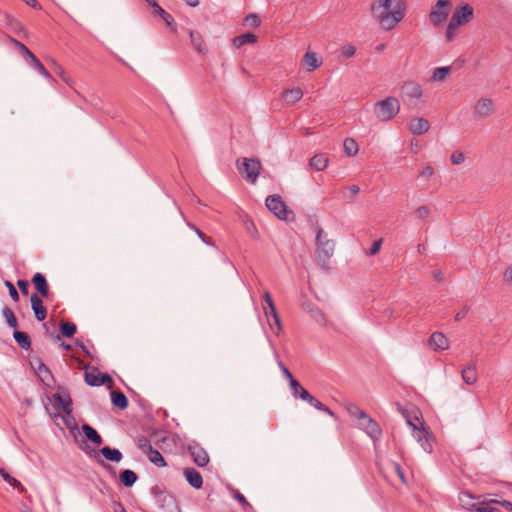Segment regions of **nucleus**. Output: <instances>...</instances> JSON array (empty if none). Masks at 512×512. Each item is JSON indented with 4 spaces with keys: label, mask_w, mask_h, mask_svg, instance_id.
I'll return each mask as SVG.
<instances>
[{
    "label": "nucleus",
    "mask_w": 512,
    "mask_h": 512,
    "mask_svg": "<svg viewBox=\"0 0 512 512\" xmlns=\"http://www.w3.org/2000/svg\"><path fill=\"white\" fill-rule=\"evenodd\" d=\"M371 12L383 29L390 30L403 19L405 4L402 0H379L372 3Z\"/></svg>",
    "instance_id": "obj_1"
},
{
    "label": "nucleus",
    "mask_w": 512,
    "mask_h": 512,
    "mask_svg": "<svg viewBox=\"0 0 512 512\" xmlns=\"http://www.w3.org/2000/svg\"><path fill=\"white\" fill-rule=\"evenodd\" d=\"M399 111L400 102L393 96H388L385 99L376 102L373 107L375 117L381 122L391 121Z\"/></svg>",
    "instance_id": "obj_2"
},
{
    "label": "nucleus",
    "mask_w": 512,
    "mask_h": 512,
    "mask_svg": "<svg viewBox=\"0 0 512 512\" xmlns=\"http://www.w3.org/2000/svg\"><path fill=\"white\" fill-rule=\"evenodd\" d=\"M239 174L249 183L254 184L262 169V164L257 158H239L236 161Z\"/></svg>",
    "instance_id": "obj_3"
},
{
    "label": "nucleus",
    "mask_w": 512,
    "mask_h": 512,
    "mask_svg": "<svg viewBox=\"0 0 512 512\" xmlns=\"http://www.w3.org/2000/svg\"><path fill=\"white\" fill-rule=\"evenodd\" d=\"M150 492L162 510L165 512H180L175 497L165 488L155 485Z\"/></svg>",
    "instance_id": "obj_4"
},
{
    "label": "nucleus",
    "mask_w": 512,
    "mask_h": 512,
    "mask_svg": "<svg viewBox=\"0 0 512 512\" xmlns=\"http://www.w3.org/2000/svg\"><path fill=\"white\" fill-rule=\"evenodd\" d=\"M335 243L328 239L327 233L322 228L316 231V254L320 260L327 261L334 253Z\"/></svg>",
    "instance_id": "obj_5"
},
{
    "label": "nucleus",
    "mask_w": 512,
    "mask_h": 512,
    "mask_svg": "<svg viewBox=\"0 0 512 512\" xmlns=\"http://www.w3.org/2000/svg\"><path fill=\"white\" fill-rule=\"evenodd\" d=\"M265 203L268 210L271 211L280 220L289 221V215H292V219L294 218L293 212L287 209V206L280 195H269L266 198Z\"/></svg>",
    "instance_id": "obj_6"
},
{
    "label": "nucleus",
    "mask_w": 512,
    "mask_h": 512,
    "mask_svg": "<svg viewBox=\"0 0 512 512\" xmlns=\"http://www.w3.org/2000/svg\"><path fill=\"white\" fill-rule=\"evenodd\" d=\"M451 3L449 0H438L429 13V20L435 27L442 25L449 15Z\"/></svg>",
    "instance_id": "obj_7"
},
{
    "label": "nucleus",
    "mask_w": 512,
    "mask_h": 512,
    "mask_svg": "<svg viewBox=\"0 0 512 512\" xmlns=\"http://www.w3.org/2000/svg\"><path fill=\"white\" fill-rule=\"evenodd\" d=\"M407 423L413 429V437L421 444L423 450L427 453H432L433 444H432V435L431 433L424 427V423L421 422V428H418L410 419L407 420Z\"/></svg>",
    "instance_id": "obj_8"
},
{
    "label": "nucleus",
    "mask_w": 512,
    "mask_h": 512,
    "mask_svg": "<svg viewBox=\"0 0 512 512\" xmlns=\"http://www.w3.org/2000/svg\"><path fill=\"white\" fill-rule=\"evenodd\" d=\"M422 96V87L415 81H405L401 86V98L409 106L413 105V100H418Z\"/></svg>",
    "instance_id": "obj_9"
},
{
    "label": "nucleus",
    "mask_w": 512,
    "mask_h": 512,
    "mask_svg": "<svg viewBox=\"0 0 512 512\" xmlns=\"http://www.w3.org/2000/svg\"><path fill=\"white\" fill-rule=\"evenodd\" d=\"M31 367L34 369L37 376L40 380L47 386L52 387V384L55 383V378L50 371V369L44 364V362L39 357H34L30 361Z\"/></svg>",
    "instance_id": "obj_10"
},
{
    "label": "nucleus",
    "mask_w": 512,
    "mask_h": 512,
    "mask_svg": "<svg viewBox=\"0 0 512 512\" xmlns=\"http://www.w3.org/2000/svg\"><path fill=\"white\" fill-rule=\"evenodd\" d=\"M473 13L474 10L471 5L467 3L462 4L454 10L450 18V21L456 24L457 26L465 25L472 20Z\"/></svg>",
    "instance_id": "obj_11"
},
{
    "label": "nucleus",
    "mask_w": 512,
    "mask_h": 512,
    "mask_svg": "<svg viewBox=\"0 0 512 512\" xmlns=\"http://www.w3.org/2000/svg\"><path fill=\"white\" fill-rule=\"evenodd\" d=\"M291 394L296 399H301L302 401L307 402L309 405L313 406V404L317 401V399L310 394L298 380L293 381L292 385H290Z\"/></svg>",
    "instance_id": "obj_12"
},
{
    "label": "nucleus",
    "mask_w": 512,
    "mask_h": 512,
    "mask_svg": "<svg viewBox=\"0 0 512 512\" xmlns=\"http://www.w3.org/2000/svg\"><path fill=\"white\" fill-rule=\"evenodd\" d=\"M361 421V428L366 432V434L370 438H372L373 440H377L380 438L382 430L379 424L374 419L366 415V418H363Z\"/></svg>",
    "instance_id": "obj_13"
},
{
    "label": "nucleus",
    "mask_w": 512,
    "mask_h": 512,
    "mask_svg": "<svg viewBox=\"0 0 512 512\" xmlns=\"http://www.w3.org/2000/svg\"><path fill=\"white\" fill-rule=\"evenodd\" d=\"M31 308L37 321H43L47 317V309L41 298L37 294H32L30 298Z\"/></svg>",
    "instance_id": "obj_14"
},
{
    "label": "nucleus",
    "mask_w": 512,
    "mask_h": 512,
    "mask_svg": "<svg viewBox=\"0 0 512 512\" xmlns=\"http://www.w3.org/2000/svg\"><path fill=\"white\" fill-rule=\"evenodd\" d=\"M189 452L197 466L204 467L209 463L208 453L202 447L198 445L190 446Z\"/></svg>",
    "instance_id": "obj_15"
},
{
    "label": "nucleus",
    "mask_w": 512,
    "mask_h": 512,
    "mask_svg": "<svg viewBox=\"0 0 512 512\" xmlns=\"http://www.w3.org/2000/svg\"><path fill=\"white\" fill-rule=\"evenodd\" d=\"M408 126L410 132L417 136L425 134L430 128L429 121L422 117L412 119Z\"/></svg>",
    "instance_id": "obj_16"
},
{
    "label": "nucleus",
    "mask_w": 512,
    "mask_h": 512,
    "mask_svg": "<svg viewBox=\"0 0 512 512\" xmlns=\"http://www.w3.org/2000/svg\"><path fill=\"white\" fill-rule=\"evenodd\" d=\"M493 111V102L488 98L478 100L474 107V114L480 118L488 117Z\"/></svg>",
    "instance_id": "obj_17"
},
{
    "label": "nucleus",
    "mask_w": 512,
    "mask_h": 512,
    "mask_svg": "<svg viewBox=\"0 0 512 512\" xmlns=\"http://www.w3.org/2000/svg\"><path fill=\"white\" fill-rule=\"evenodd\" d=\"M183 475L191 487H193L194 489L202 488L203 478L202 475L196 469L185 468L183 471Z\"/></svg>",
    "instance_id": "obj_18"
},
{
    "label": "nucleus",
    "mask_w": 512,
    "mask_h": 512,
    "mask_svg": "<svg viewBox=\"0 0 512 512\" xmlns=\"http://www.w3.org/2000/svg\"><path fill=\"white\" fill-rule=\"evenodd\" d=\"M32 283L34 285V288L36 289V291L42 296V297H47L48 294H49V286H48V282L46 280V277L40 273V272H37L33 275L32 277Z\"/></svg>",
    "instance_id": "obj_19"
},
{
    "label": "nucleus",
    "mask_w": 512,
    "mask_h": 512,
    "mask_svg": "<svg viewBox=\"0 0 512 512\" xmlns=\"http://www.w3.org/2000/svg\"><path fill=\"white\" fill-rule=\"evenodd\" d=\"M461 377L465 384L474 385L478 379V373L475 363L466 365L461 370Z\"/></svg>",
    "instance_id": "obj_20"
},
{
    "label": "nucleus",
    "mask_w": 512,
    "mask_h": 512,
    "mask_svg": "<svg viewBox=\"0 0 512 512\" xmlns=\"http://www.w3.org/2000/svg\"><path fill=\"white\" fill-rule=\"evenodd\" d=\"M429 344L434 347L435 350H446L449 348V341L441 332H434L430 336Z\"/></svg>",
    "instance_id": "obj_21"
},
{
    "label": "nucleus",
    "mask_w": 512,
    "mask_h": 512,
    "mask_svg": "<svg viewBox=\"0 0 512 512\" xmlns=\"http://www.w3.org/2000/svg\"><path fill=\"white\" fill-rule=\"evenodd\" d=\"M189 35L193 48L201 54H206L208 52V48L203 40L202 35L199 32L193 30L189 31Z\"/></svg>",
    "instance_id": "obj_22"
},
{
    "label": "nucleus",
    "mask_w": 512,
    "mask_h": 512,
    "mask_svg": "<svg viewBox=\"0 0 512 512\" xmlns=\"http://www.w3.org/2000/svg\"><path fill=\"white\" fill-rule=\"evenodd\" d=\"M110 397L112 405L120 410H125L129 405L128 398L120 390H112L110 393Z\"/></svg>",
    "instance_id": "obj_23"
},
{
    "label": "nucleus",
    "mask_w": 512,
    "mask_h": 512,
    "mask_svg": "<svg viewBox=\"0 0 512 512\" xmlns=\"http://www.w3.org/2000/svg\"><path fill=\"white\" fill-rule=\"evenodd\" d=\"M54 401L62 408L63 412L67 415L72 413V399L69 394L63 397L59 392L53 395Z\"/></svg>",
    "instance_id": "obj_24"
},
{
    "label": "nucleus",
    "mask_w": 512,
    "mask_h": 512,
    "mask_svg": "<svg viewBox=\"0 0 512 512\" xmlns=\"http://www.w3.org/2000/svg\"><path fill=\"white\" fill-rule=\"evenodd\" d=\"M13 338L21 349H30L31 339L28 333L15 329L13 331Z\"/></svg>",
    "instance_id": "obj_25"
},
{
    "label": "nucleus",
    "mask_w": 512,
    "mask_h": 512,
    "mask_svg": "<svg viewBox=\"0 0 512 512\" xmlns=\"http://www.w3.org/2000/svg\"><path fill=\"white\" fill-rule=\"evenodd\" d=\"M119 479L123 486L130 488L137 482L138 475L133 470L124 469L120 472Z\"/></svg>",
    "instance_id": "obj_26"
},
{
    "label": "nucleus",
    "mask_w": 512,
    "mask_h": 512,
    "mask_svg": "<svg viewBox=\"0 0 512 512\" xmlns=\"http://www.w3.org/2000/svg\"><path fill=\"white\" fill-rule=\"evenodd\" d=\"M303 97L301 88L296 87L292 89H285L283 91V98L287 104L293 105Z\"/></svg>",
    "instance_id": "obj_27"
},
{
    "label": "nucleus",
    "mask_w": 512,
    "mask_h": 512,
    "mask_svg": "<svg viewBox=\"0 0 512 512\" xmlns=\"http://www.w3.org/2000/svg\"><path fill=\"white\" fill-rule=\"evenodd\" d=\"M303 63L308 71H313L320 67L321 61L315 52L307 51L303 57Z\"/></svg>",
    "instance_id": "obj_28"
},
{
    "label": "nucleus",
    "mask_w": 512,
    "mask_h": 512,
    "mask_svg": "<svg viewBox=\"0 0 512 512\" xmlns=\"http://www.w3.org/2000/svg\"><path fill=\"white\" fill-rule=\"evenodd\" d=\"M100 452L106 460H109L111 462L118 463L123 458V454L121 453L120 450L111 448L109 446L102 447Z\"/></svg>",
    "instance_id": "obj_29"
},
{
    "label": "nucleus",
    "mask_w": 512,
    "mask_h": 512,
    "mask_svg": "<svg viewBox=\"0 0 512 512\" xmlns=\"http://www.w3.org/2000/svg\"><path fill=\"white\" fill-rule=\"evenodd\" d=\"M328 163H329L328 157L323 153H319V154L314 155L310 159L309 164L316 171H323L324 169L327 168Z\"/></svg>",
    "instance_id": "obj_30"
},
{
    "label": "nucleus",
    "mask_w": 512,
    "mask_h": 512,
    "mask_svg": "<svg viewBox=\"0 0 512 512\" xmlns=\"http://www.w3.org/2000/svg\"><path fill=\"white\" fill-rule=\"evenodd\" d=\"M81 428L86 438L89 441H91L94 445L99 446L102 444V437L92 426H90L89 424H83Z\"/></svg>",
    "instance_id": "obj_31"
},
{
    "label": "nucleus",
    "mask_w": 512,
    "mask_h": 512,
    "mask_svg": "<svg viewBox=\"0 0 512 512\" xmlns=\"http://www.w3.org/2000/svg\"><path fill=\"white\" fill-rule=\"evenodd\" d=\"M150 7L153 9L154 13L162 18V20L166 23L167 26L171 27L175 22L173 16L166 12L155 0L150 3Z\"/></svg>",
    "instance_id": "obj_32"
},
{
    "label": "nucleus",
    "mask_w": 512,
    "mask_h": 512,
    "mask_svg": "<svg viewBox=\"0 0 512 512\" xmlns=\"http://www.w3.org/2000/svg\"><path fill=\"white\" fill-rule=\"evenodd\" d=\"M257 42V36L253 33H244L233 38L232 43L235 47L240 48L246 44H254Z\"/></svg>",
    "instance_id": "obj_33"
},
{
    "label": "nucleus",
    "mask_w": 512,
    "mask_h": 512,
    "mask_svg": "<svg viewBox=\"0 0 512 512\" xmlns=\"http://www.w3.org/2000/svg\"><path fill=\"white\" fill-rule=\"evenodd\" d=\"M4 22H5L6 27L8 29H10L12 32H14L16 34L24 32L23 25L15 17H13V16H11L9 14H4Z\"/></svg>",
    "instance_id": "obj_34"
},
{
    "label": "nucleus",
    "mask_w": 512,
    "mask_h": 512,
    "mask_svg": "<svg viewBox=\"0 0 512 512\" xmlns=\"http://www.w3.org/2000/svg\"><path fill=\"white\" fill-rule=\"evenodd\" d=\"M0 475L4 481L9 483L13 488L17 489L20 493H24L26 491L25 487L21 484L19 480L12 477L4 468H0Z\"/></svg>",
    "instance_id": "obj_35"
},
{
    "label": "nucleus",
    "mask_w": 512,
    "mask_h": 512,
    "mask_svg": "<svg viewBox=\"0 0 512 512\" xmlns=\"http://www.w3.org/2000/svg\"><path fill=\"white\" fill-rule=\"evenodd\" d=\"M99 369L92 366L89 371L84 373V381L87 385L92 387H98Z\"/></svg>",
    "instance_id": "obj_36"
},
{
    "label": "nucleus",
    "mask_w": 512,
    "mask_h": 512,
    "mask_svg": "<svg viewBox=\"0 0 512 512\" xmlns=\"http://www.w3.org/2000/svg\"><path fill=\"white\" fill-rule=\"evenodd\" d=\"M146 456L148 457L149 461L157 467H165L167 465L164 457L157 449L153 448L146 454Z\"/></svg>",
    "instance_id": "obj_37"
},
{
    "label": "nucleus",
    "mask_w": 512,
    "mask_h": 512,
    "mask_svg": "<svg viewBox=\"0 0 512 512\" xmlns=\"http://www.w3.org/2000/svg\"><path fill=\"white\" fill-rule=\"evenodd\" d=\"M464 498L472 499V496L469 493H462L461 496L459 497V500L462 503V507L465 510H467L468 512H480L483 502L465 504Z\"/></svg>",
    "instance_id": "obj_38"
},
{
    "label": "nucleus",
    "mask_w": 512,
    "mask_h": 512,
    "mask_svg": "<svg viewBox=\"0 0 512 512\" xmlns=\"http://www.w3.org/2000/svg\"><path fill=\"white\" fill-rule=\"evenodd\" d=\"M77 327L73 322L62 321L60 323V333L66 338H71L75 335Z\"/></svg>",
    "instance_id": "obj_39"
},
{
    "label": "nucleus",
    "mask_w": 512,
    "mask_h": 512,
    "mask_svg": "<svg viewBox=\"0 0 512 512\" xmlns=\"http://www.w3.org/2000/svg\"><path fill=\"white\" fill-rule=\"evenodd\" d=\"M2 316L4 317L8 327L13 328L14 330L17 328V325H18L17 319H16L13 311L9 307H4L2 309Z\"/></svg>",
    "instance_id": "obj_40"
},
{
    "label": "nucleus",
    "mask_w": 512,
    "mask_h": 512,
    "mask_svg": "<svg viewBox=\"0 0 512 512\" xmlns=\"http://www.w3.org/2000/svg\"><path fill=\"white\" fill-rule=\"evenodd\" d=\"M344 151L348 156H354L358 153V144L353 138H346L343 143Z\"/></svg>",
    "instance_id": "obj_41"
},
{
    "label": "nucleus",
    "mask_w": 512,
    "mask_h": 512,
    "mask_svg": "<svg viewBox=\"0 0 512 512\" xmlns=\"http://www.w3.org/2000/svg\"><path fill=\"white\" fill-rule=\"evenodd\" d=\"M451 68L449 66L437 67L433 71L432 79L434 81H444L449 75Z\"/></svg>",
    "instance_id": "obj_42"
},
{
    "label": "nucleus",
    "mask_w": 512,
    "mask_h": 512,
    "mask_svg": "<svg viewBox=\"0 0 512 512\" xmlns=\"http://www.w3.org/2000/svg\"><path fill=\"white\" fill-rule=\"evenodd\" d=\"M346 410L348 411V413L359 419V420H362L363 418H366V412H364L362 409H360L356 404L354 403H349L346 405Z\"/></svg>",
    "instance_id": "obj_43"
},
{
    "label": "nucleus",
    "mask_w": 512,
    "mask_h": 512,
    "mask_svg": "<svg viewBox=\"0 0 512 512\" xmlns=\"http://www.w3.org/2000/svg\"><path fill=\"white\" fill-rule=\"evenodd\" d=\"M31 61V66L39 72L42 76H44L47 79L51 78V74L49 71L44 67V65L39 61V59L35 56Z\"/></svg>",
    "instance_id": "obj_44"
},
{
    "label": "nucleus",
    "mask_w": 512,
    "mask_h": 512,
    "mask_svg": "<svg viewBox=\"0 0 512 512\" xmlns=\"http://www.w3.org/2000/svg\"><path fill=\"white\" fill-rule=\"evenodd\" d=\"M360 192V187L358 185H350L345 188L344 198L349 202H352L354 197Z\"/></svg>",
    "instance_id": "obj_45"
},
{
    "label": "nucleus",
    "mask_w": 512,
    "mask_h": 512,
    "mask_svg": "<svg viewBox=\"0 0 512 512\" xmlns=\"http://www.w3.org/2000/svg\"><path fill=\"white\" fill-rule=\"evenodd\" d=\"M138 448L146 455L153 449L150 440L147 437H140L137 442Z\"/></svg>",
    "instance_id": "obj_46"
},
{
    "label": "nucleus",
    "mask_w": 512,
    "mask_h": 512,
    "mask_svg": "<svg viewBox=\"0 0 512 512\" xmlns=\"http://www.w3.org/2000/svg\"><path fill=\"white\" fill-rule=\"evenodd\" d=\"M311 317L319 324L324 325L326 323V318L323 312L317 307L310 309Z\"/></svg>",
    "instance_id": "obj_47"
},
{
    "label": "nucleus",
    "mask_w": 512,
    "mask_h": 512,
    "mask_svg": "<svg viewBox=\"0 0 512 512\" xmlns=\"http://www.w3.org/2000/svg\"><path fill=\"white\" fill-rule=\"evenodd\" d=\"M244 22L247 26L256 28L260 25L261 20L257 14L252 13L245 17Z\"/></svg>",
    "instance_id": "obj_48"
},
{
    "label": "nucleus",
    "mask_w": 512,
    "mask_h": 512,
    "mask_svg": "<svg viewBox=\"0 0 512 512\" xmlns=\"http://www.w3.org/2000/svg\"><path fill=\"white\" fill-rule=\"evenodd\" d=\"M99 379H98V387L102 385H106L109 389L113 385V379L108 373H101L99 371L98 373Z\"/></svg>",
    "instance_id": "obj_49"
},
{
    "label": "nucleus",
    "mask_w": 512,
    "mask_h": 512,
    "mask_svg": "<svg viewBox=\"0 0 512 512\" xmlns=\"http://www.w3.org/2000/svg\"><path fill=\"white\" fill-rule=\"evenodd\" d=\"M457 28H458V26L456 24L449 21L447 28H446V32H445V37L448 42H450L454 39L456 32H457Z\"/></svg>",
    "instance_id": "obj_50"
},
{
    "label": "nucleus",
    "mask_w": 512,
    "mask_h": 512,
    "mask_svg": "<svg viewBox=\"0 0 512 512\" xmlns=\"http://www.w3.org/2000/svg\"><path fill=\"white\" fill-rule=\"evenodd\" d=\"M278 367L280 368L284 378L288 380L289 386L292 385L293 381H296V379L293 377L289 369L281 361L278 362Z\"/></svg>",
    "instance_id": "obj_51"
},
{
    "label": "nucleus",
    "mask_w": 512,
    "mask_h": 512,
    "mask_svg": "<svg viewBox=\"0 0 512 512\" xmlns=\"http://www.w3.org/2000/svg\"><path fill=\"white\" fill-rule=\"evenodd\" d=\"M188 226L195 231V233L198 235V237L207 245H214L213 242H211L210 238H208L198 227H196L194 224L188 223Z\"/></svg>",
    "instance_id": "obj_52"
},
{
    "label": "nucleus",
    "mask_w": 512,
    "mask_h": 512,
    "mask_svg": "<svg viewBox=\"0 0 512 512\" xmlns=\"http://www.w3.org/2000/svg\"><path fill=\"white\" fill-rule=\"evenodd\" d=\"M4 284H5V286L8 288L9 295H10L11 299H12L14 302H18V301H19V299H20V297H19V293H18V291L16 290V288L14 287V285H13L10 281H8V280H6V281L4 282Z\"/></svg>",
    "instance_id": "obj_53"
},
{
    "label": "nucleus",
    "mask_w": 512,
    "mask_h": 512,
    "mask_svg": "<svg viewBox=\"0 0 512 512\" xmlns=\"http://www.w3.org/2000/svg\"><path fill=\"white\" fill-rule=\"evenodd\" d=\"M315 409L319 410V411H322L326 414H328L329 416L333 417V418H336V415L335 413L326 405H324L323 403H321L318 399L317 401L313 404V406Z\"/></svg>",
    "instance_id": "obj_54"
},
{
    "label": "nucleus",
    "mask_w": 512,
    "mask_h": 512,
    "mask_svg": "<svg viewBox=\"0 0 512 512\" xmlns=\"http://www.w3.org/2000/svg\"><path fill=\"white\" fill-rule=\"evenodd\" d=\"M15 47L19 49L23 56L29 58L30 60L35 57V55L22 42H15Z\"/></svg>",
    "instance_id": "obj_55"
},
{
    "label": "nucleus",
    "mask_w": 512,
    "mask_h": 512,
    "mask_svg": "<svg viewBox=\"0 0 512 512\" xmlns=\"http://www.w3.org/2000/svg\"><path fill=\"white\" fill-rule=\"evenodd\" d=\"M414 214L418 219H425L430 215V209L427 206L423 205L418 207L414 211Z\"/></svg>",
    "instance_id": "obj_56"
},
{
    "label": "nucleus",
    "mask_w": 512,
    "mask_h": 512,
    "mask_svg": "<svg viewBox=\"0 0 512 512\" xmlns=\"http://www.w3.org/2000/svg\"><path fill=\"white\" fill-rule=\"evenodd\" d=\"M465 161V155L460 151H455L451 155V163L453 165H460Z\"/></svg>",
    "instance_id": "obj_57"
},
{
    "label": "nucleus",
    "mask_w": 512,
    "mask_h": 512,
    "mask_svg": "<svg viewBox=\"0 0 512 512\" xmlns=\"http://www.w3.org/2000/svg\"><path fill=\"white\" fill-rule=\"evenodd\" d=\"M56 73L65 83H67L68 85L72 84L70 76L64 71V69L61 66L56 65Z\"/></svg>",
    "instance_id": "obj_58"
},
{
    "label": "nucleus",
    "mask_w": 512,
    "mask_h": 512,
    "mask_svg": "<svg viewBox=\"0 0 512 512\" xmlns=\"http://www.w3.org/2000/svg\"><path fill=\"white\" fill-rule=\"evenodd\" d=\"M381 245H382V239H378L376 241L373 242L372 246L370 247L369 251L367 252V255L368 256H374L376 255L380 248H381Z\"/></svg>",
    "instance_id": "obj_59"
},
{
    "label": "nucleus",
    "mask_w": 512,
    "mask_h": 512,
    "mask_svg": "<svg viewBox=\"0 0 512 512\" xmlns=\"http://www.w3.org/2000/svg\"><path fill=\"white\" fill-rule=\"evenodd\" d=\"M355 52L356 48L352 45H345L341 49L342 56H344L345 58L352 57L355 54Z\"/></svg>",
    "instance_id": "obj_60"
},
{
    "label": "nucleus",
    "mask_w": 512,
    "mask_h": 512,
    "mask_svg": "<svg viewBox=\"0 0 512 512\" xmlns=\"http://www.w3.org/2000/svg\"><path fill=\"white\" fill-rule=\"evenodd\" d=\"M17 286L23 295H27L29 293V282L27 280L18 279Z\"/></svg>",
    "instance_id": "obj_61"
},
{
    "label": "nucleus",
    "mask_w": 512,
    "mask_h": 512,
    "mask_svg": "<svg viewBox=\"0 0 512 512\" xmlns=\"http://www.w3.org/2000/svg\"><path fill=\"white\" fill-rule=\"evenodd\" d=\"M246 229L253 238H258V230L253 222H246Z\"/></svg>",
    "instance_id": "obj_62"
},
{
    "label": "nucleus",
    "mask_w": 512,
    "mask_h": 512,
    "mask_svg": "<svg viewBox=\"0 0 512 512\" xmlns=\"http://www.w3.org/2000/svg\"><path fill=\"white\" fill-rule=\"evenodd\" d=\"M232 496L241 506L247 501L246 497L239 490H233Z\"/></svg>",
    "instance_id": "obj_63"
},
{
    "label": "nucleus",
    "mask_w": 512,
    "mask_h": 512,
    "mask_svg": "<svg viewBox=\"0 0 512 512\" xmlns=\"http://www.w3.org/2000/svg\"><path fill=\"white\" fill-rule=\"evenodd\" d=\"M480 512H502L500 509L491 506L487 502H483Z\"/></svg>",
    "instance_id": "obj_64"
}]
</instances>
